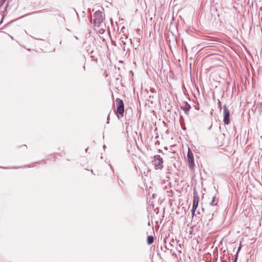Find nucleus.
Returning <instances> with one entry per match:
<instances>
[{
  "label": "nucleus",
  "instance_id": "nucleus-1",
  "mask_svg": "<svg viewBox=\"0 0 262 262\" xmlns=\"http://www.w3.org/2000/svg\"><path fill=\"white\" fill-rule=\"evenodd\" d=\"M152 162L154 165L155 169L161 170L163 168V160L160 155H155Z\"/></svg>",
  "mask_w": 262,
  "mask_h": 262
},
{
  "label": "nucleus",
  "instance_id": "nucleus-2",
  "mask_svg": "<svg viewBox=\"0 0 262 262\" xmlns=\"http://www.w3.org/2000/svg\"><path fill=\"white\" fill-rule=\"evenodd\" d=\"M116 103L117 105V113L121 117H123L124 113V104L123 100L120 98H117L116 99Z\"/></svg>",
  "mask_w": 262,
  "mask_h": 262
},
{
  "label": "nucleus",
  "instance_id": "nucleus-3",
  "mask_svg": "<svg viewBox=\"0 0 262 262\" xmlns=\"http://www.w3.org/2000/svg\"><path fill=\"white\" fill-rule=\"evenodd\" d=\"M93 16L95 25L100 26V24L102 23L103 20L102 12L100 11H96L94 13Z\"/></svg>",
  "mask_w": 262,
  "mask_h": 262
},
{
  "label": "nucleus",
  "instance_id": "nucleus-4",
  "mask_svg": "<svg viewBox=\"0 0 262 262\" xmlns=\"http://www.w3.org/2000/svg\"><path fill=\"white\" fill-rule=\"evenodd\" d=\"M223 122L225 125H228L231 122L230 111L226 104L223 107Z\"/></svg>",
  "mask_w": 262,
  "mask_h": 262
},
{
  "label": "nucleus",
  "instance_id": "nucleus-5",
  "mask_svg": "<svg viewBox=\"0 0 262 262\" xmlns=\"http://www.w3.org/2000/svg\"><path fill=\"white\" fill-rule=\"evenodd\" d=\"M188 165L190 169H194L195 166L194 160L193 155L191 150L189 149L187 153Z\"/></svg>",
  "mask_w": 262,
  "mask_h": 262
},
{
  "label": "nucleus",
  "instance_id": "nucleus-6",
  "mask_svg": "<svg viewBox=\"0 0 262 262\" xmlns=\"http://www.w3.org/2000/svg\"><path fill=\"white\" fill-rule=\"evenodd\" d=\"M199 202V197L196 192L195 191L193 193V203H192V207L193 209H197L198 207V204Z\"/></svg>",
  "mask_w": 262,
  "mask_h": 262
},
{
  "label": "nucleus",
  "instance_id": "nucleus-7",
  "mask_svg": "<svg viewBox=\"0 0 262 262\" xmlns=\"http://www.w3.org/2000/svg\"><path fill=\"white\" fill-rule=\"evenodd\" d=\"M181 108L183 109L186 115H188V113L191 108V105L187 101H184L183 105L181 106Z\"/></svg>",
  "mask_w": 262,
  "mask_h": 262
},
{
  "label": "nucleus",
  "instance_id": "nucleus-8",
  "mask_svg": "<svg viewBox=\"0 0 262 262\" xmlns=\"http://www.w3.org/2000/svg\"><path fill=\"white\" fill-rule=\"evenodd\" d=\"M154 242V237L152 235H148L147 237V243L148 245L152 244Z\"/></svg>",
  "mask_w": 262,
  "mask_h": 262
},
{
  "label": "nucleus",
  "instance_id": "nucleus-9",
  "mask_svg": "<svg viewBox=\"0 0 262 262\" xmlns=\"http://www.w3.org/2000/svg\"><path fill=\"white\" fill-rule=\"evenodd\" d=\"M43 10L36 11H34V12H32L31 13H28V14H26V15H29L34 14H37V13H43Z\"/></svg>",
  "mask_w": 262,
  "mask_h": 262
},
{
  "label": "nucleus",
  "instance_id": "nucleus-10",
  "mask_svg": "<svg viewBox=\"0 0 262 262\" xmlns=\"http://www.w3.org/2000/svg\"><path fill=\"white\" fill-rule=\"evenodd\" d=\"M215 199H216V196H213L212 200L211 202L210 203V205H211V206L217 205V203L214 204V202L215 201Z\"/></svg>",
  "mask_w": 262,
  "mask_h": 262
},
{
  "label": "nucleus",
  "instance_id": "nucleus-11",
  "mask_svg": "<svg viewBox=\"0 0 262 262\" xmlns=\"http://www.w3.org/2000/svg\"><path fill=\"white\" fill-rule=\"evenodd\" d=\"M217 106H218L219 108H220V111H221L222 108V103L220 100H218Z\"/></svg>",
  "mask_w": 262,
  "mask_h": 262
},
{
  "label": "nucleus",
  "instance_id": "nucleus-12",
  "mask_svg": "<svg viewBox=\"0 0 262 262\" xmlns=\"http://www.w3.org/2000/svg\"><path fill=\"white\" fill-rule=\"evenodd\" d=\"M196 209H193V207H192V209H191V214H192V216H194V215H195V211H196Z\"/></svg>",
  "mask_w": 262,
  "mask_h": 262
},
{
  "label": "nucleus",
  "instance_id": "nucleus-13",
  "mask_svg": "<svg viewBox=\"0 0 262 262\" xmlns=\"http://www.w3.org/2000/svg\"><path fill=\"white\" fill-rule=\"evenodd\" d=\"M237 254H235L234 259L232 262H237Z\"/></svg>",
  "mask_w": 262,
  "mask_h": 262
},
{
  "label": "nucleus",
  "instance_id": "nucleus-14",
  "mask_svg": "<svg viewBox=\"0 0 262 262\" xmlns=\"http://www.w3.org/2000/svg\"><path fill=\"white\" fill-rule=\"evenodd\" d=\"M91 57L93 58V60H94V61L97 60V58L95 57L94 55H91Z\"/></svg>",
  "mask_w": 262,
  "mask_h": 262
},
{
  "label": "nucleus",
  "instance_id": "nucleus-15",
  "mask_svg": "<svg viewBox=\"0 0 262 262\" xmlns=\"http://www.w3.org/2000/svg\"><path fill=\"white\" fill-rule=\"evenodd\" d=\"M111 112L108 114L107 117V122L106 123L108 124L109 123V120H110V115Z\"/></svg>",
  "mask_w": 262,
  "mask_h": 262
},
{
  "label": "nucleus",
  "instance_id": "nucleus-16",
  "mask_svg": "<svg viewBox=\"0 0 262 262\" xmlns=\"http://www.w3.org/2000/svg\"><path fill=\"white\" fill-rule=\"evenodd\" d=\"M241 246H239V247L238 248V249H237V252H236V254H237V255H238V253L239 251L241 250Z\"/></svg>",
  "mask_w": 262,
  "mask_h": 262
},
{
  "label": "nucleus",
  "instance_id": "nucleus-17",
  "mask_svg": "<svg viewBox=\"0 0 262 262\" xmlns=\"http://www.w3.org/2000/svg\"><path fill=\"white\" fill-rule=\"evenodd\" d=\"M119 181H120L123 185H125L124 182L122 180H119Z\"/></svg>",
  "mask_w": 262,
  "mask_h": 262
},
{
  "label": "nucleus",
  "instance_id": "nucleus-18",
  "mask_svg": "<svg viewBox=\"0 0 262 262\" xmlns=\"http://www.w3.org/2000/svg\"><path fill=\"white\" fill-rule=\"evenodd\" d=\"M236 53H239L240 51L241 50H234Z\"/></svg>",
  "mask_w": 262,
  "mask_h": 262
},
{
  "label": "nucleus",
  "instance_id": "nucleus-19",
  "mask_svg": "<svg viewBox=\"0 0 262 262\" xmlns=\"http://www.w3.org/2000/svg\"><path fill=\"white\" fill-rule=\"evenodd\" d=\"M259 105H262V103H260L257 104V105H256V108H255V110H256V108L258 107V106Z\"/></svg>",
  "mask_w": 262,
  "mask_h": 262
},
{
  "label": "nucleus",
  "instance_id": "nucleus-20",
  "mask_svg": "<svg viewBox=\"0 0 262 262\" xmlns=\"http://www.w3.org/2000/svg\"><path fill=\"white\" fill-rule=\"evenodd\" d=\"M94 51H94V50H91V54H93V53L94 52Z\"/></svg>",
  "mask_w": 262,
  "mask_h": 262
},
{
  "label": "nucleus",
  "instance_id": "nucleus-21",
  "mask_svg": "<svg viewBox=\"0 0 262 262\" xmlns=\"http://www.w3.org/2000/svg\"><path fill=\"white\" fill-rule=\"evenodd\" d=\"M22 146H25V147H27L26 145H25V144H24L23 145H22ZM21 147V146H18V147Z\"/></svg>",
  "mask_w": 262,
  "mask_h": 262
},
{
  "label": "nucleus",
  "instance_id": "nucleus-22",
  "mask_svg": "<svg viewBox=\"0 0 262 262\" xmlns=\"http://www.w3.org/2000/svg\"><path fill=\"white\" fill-rule=\"evenodd\" d=\"M165 248L166 249H167V250H168V249H169V248H167V247L166 246H165Z\"/></svg>",
  "mask_w": 262,
  "mask_h": 262
},
{
  "label": "nucleus",
  "instance_id": "nucleus-23",
  "mask_svg": "<svg viewBox=\"0 0 262 262\" xmlns=\"http://www.w3.org/2000/svg\"><path fill=\"white\" fill-rule=\"evenodd\" d=\"M212 127V125H211L210 127H208V130H210Z\"/></svg>",
  "mask_w": 262,
  "mask_h": 262
},
{
  "label": "nucleus",
  "instance_id": "nucleus-24",
  "mask_svg": "<svg viewBox=\"0 0 262 262\" xmlns=\"http://www.w3.org/2000/svg\"><path fill=\"white\" fill-rule=\"evenodd\" d=\"M109 165L110 166L111 169H113V167H112V165L111 164H110Z\"/></svg>",
  "mask_w": 262,
  "mask_h": 262
},
{
  "label": "nucleus",
  "instance_id": "nucleus-25",
  "mask_svg": "<svg viewBox=\"0 0 262 262\" xmlns=\"http://www.w3.org/2000/svg\"><path fill=\"white\" fill-rule=\"evenodd\" d=\"M0 168H7V167H1V166H0Z\"/></svg>",
  "mask_w": 262,
  "mask_h": 262
},
{
  "label": "nucleus",
  "instance_id": "nucleus-26",
  "mask_svg": "<svg viewBox=\"0 0 262 262\" xmlns=\"http://www.w3.org/2000/svg\"><path fill=\"white\" fill-rule=\"evenodd\" d=\"M88 150V147L85 149V152H87Z\"/></svg>",
  "mask_w": 262,
  "mask_h": 262
},
{
  "label": "nucleus",
  "instance_id": "nucleus-27",
  "mask_svg": "<svg viewBox=\"0 0 262 262\" xmlns=\"http://www.w3.org/2000/svg\"><path fill=\"white\" fill-rule=\"evenodd\" d=\"M117 117H118V119H120L119 115H117Z\"/></svg>",
  "mask_w": 262,
  "mask_h": 262
},
{
  "label": "nucleus",
  "instance_id": "nucleus-28",
  "mask_svg": "<svg viewBox=\"0 0 262 262\" xmlns=\"http://www.w3.org/2000/svg\"><path fill=\"white\" fill-rule=\"evenodd\" d=\"M7 8V5L5 7V11H6Z\"/></svg>",
  "mask_w": 262,
  "mask_h": 262
},
{
  "label": "nucleus",
  "instance_id": "nucleus-29",
  "mask_svg": "<svg viewBox=\"0 0 262 262\" xmlns=\"http://www.w3.org/2000/svg\"><path fill=\"white\" fill-rule=\"evenodd\" d=\"M189 59L192 60V57H189Z\"/></svg>",
  "mask_w": 262,
  "mask_h": 262
},
{
  "label": "nucleus",
  "instance_id": "nucleus-30",
  "mask_svg": "<svg viewBox=\"0 0 262 262\" xmlns=\"http://www.w3.org/2000/svg\"><path fill=\"white\" fill-rule=\"evenodd\" d=\"M83 70H85V66H83Z\"/></svg>",
  "mask_w": 262,
  "mask_h": 262
},
{
  "label": "nucleus",
  "instance_id": "nucleus-31",
  "mask_svg": "<svg viewBox=\"0 0 262 262\" xmlns=\"http://www.w3.org/2000/svg\"><path fill=\"white\" fill-rule=\"evenodd\" d=\"M92 173L94 174L93 170H91Z\"/></svg>",
  "mask_w": 262,
  "mask_h": 262
},
{
  "label": "nucleus",
  "instance_id": "nucleus-32",
  "mask_svg": "<svg viewBox=\"0 0 262 262\" xmlns=\"http://www.w3.org/2000/svg\"><path fill=\"white\" fill-rule=\"evenodd\" d=\"M234 130H235V129H236V127H235V126H234Z\"/></svg>",
  "mask_w": 262,
  "mask_h": 262
},
{
  "label": "nucleus",
  "instance_id": "nucleus-33",
  "mask_svg": "<svg viewBox=\"0 0 262 262\" xmlns=\"http://www.w3.org/2000/svg\"><path fill=\"white\" fill-rule=\"evenodd\" d=\"M169 244L171 246H172V244H171L170 243H169Z\"/></svg>",
  "mask_w": 262,
  "mask_h": 262
},
{
  "label": "nucleus",
  "instance_id": "nucleus-34",
  "mask_svg": "<svg viewBox=\"0 0 262 262\" xmlns=\"http://www.w3.org/2000/svg\"><path fill=\"white\" fill-rule=\"evenodd\" d=\"M169 51V53H170V51H172V50H168Z\"/></svg>",
  "mask_w": 262,
  "mask_h": 262
},
{
  "label": "nucleus",
  "instance_id": "nucleus-35",
  "mask_svg": "<svg viewBox=\"0 0 262 262\" xmlns=\"http://www.w3.org/2000/svg\"><path fill=\"white\" fill-rule=\"evenodd\" d=\"M103 148H105V145H103Z\"/></svg>",
  "mask_w": 262,
  "mask_h": 262
},
{
  "label": "nucleus",
  "instance_id": "nucleus-36",
  "mask_svg": "<svg viewBox=\"0 0 262 262\" xmlns=\"http://www.w3.org/2000/svg\"><path fill=\"white\" fill-rule=\"evenodd\" d=\"M119 62H122V61L120 60V61H119Z\"/></svg>",
  "mask_w": 262,
  "mask_h": 262
}]
</instances>
